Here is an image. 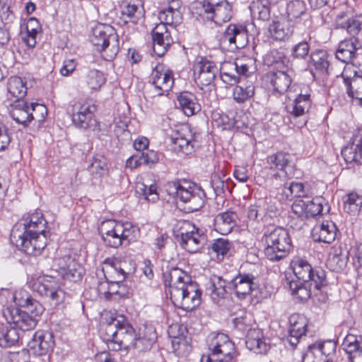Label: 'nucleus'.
<instances>
[{"instance_id":"obj_43","label":"nucleus","mask_w":362,"mask_h":362,"mask_svg":"<svg viewBox=\"0 0 362 362\" xmlns=\"http://www.w3.org/2000/svg\"><path fill=\"white\" fill-rule=\"evenodd\" d=\"M152 40L153 52L158 57L164 55L173 42L170 35H152Z\"/></svg>"},{"instance_id":"obj_45","label":"nucleus","mask_w":362,"mask_h":362,"mask_svg":"<svg viewBox=\"0 0 362 362\" xmlns=\"http://www.w3.org/2000/svg\"><path fill=\"white\" fill-rule=\"evenodd\" d=\"M286 199L291 200L293 198L305 199L306 192L304 185L301 182H292L288 187H285L282 192Z\"/></svg>"},{"instance_id":"obj_2","label":"nucleus","mask_w":362,"mask_h":362,"mask_svg":"<svg viewBox=\"0 0 362 362\" xmlns=\"http://www.w3.org/2000/svg\"><path fill=\"white\" fill-rule=\"evenodd\" d=\"M11 238L19 250L34 256L40 255L47 243L44 225L28 223V219H22L13 226Z\"/></svg>"},{"instance_id":"obj_49","label":"nucleus","mask_w":362,"mask_h":362,"mask_svg":"<svg viewBox=\"0 0 362 362\" xmlns=\"http://www.w3.org/2000/svg\"><path fill=\"white\" fill-rule=\"evenodd\" d=\"M107 163L105 158L100 155L93 157V159L88 168L90 174L95 177H101L106 171Z\"/></svg>"},{"instance_id":"obj_8","label":"nucleus","mask_w":362,"mask_h":362,"mask_svg":"<svg viewBox=\"0 0 362 362\" xmlns=\"http://www.w3.org/2000/svg\"><path fill=\"white\" fill-rule=\"evenodd\" d=\"M103 264L105 278L108 282H112V286L122 283L136 269L132 260L121 257L107 258Z\"/></svg>"},{"instance_id":"obj_5","label":"nucleus","mask_w":362,"mask_h":362,"mask_svg":"<svg viewBox=\"0 0 362 362\" xmlns=\"http://www.w3.org/2000/svg\"><path fill=\"white\" fill-rule=\"evenodd\" d=\"M90 42L107 61L115 59L119 52L118 35L110 25L99 24L93 28Z\"/></svg>"},{"instance_id":"obj_52","label":"nucleus","mask_w":362,"mask_h":362,"mask_svg":"<svg viewBox=\"0 0 362 362\" xmlns=\"http://www.w3.org/2000/svg\"><path fill=\"white\" fill-rule=\"evenodd\" d=\"M308 283L291 281L289 288L291 294L296 296L301 300L308 299L311 296V291L307 286Z\"/></svg>"},{"instance_id":"obj_30","label":"nucleus","mask_w":362,"mask_h":362,"mask_svg":"<svg viewBox=\"0 0 362 362\" xmlns=\"http://www.w3.org/2000/svg\"><path fill=\"white\" fill-rule=\"evenodd\" d=\"M341 154L347 163H362V132H358L352 143L341 150Z\"/></svg>"},{"instance_id":"obj_58","label":"nucleus","mask_w":362,"mask_h":362,"mask_svg":"<svg viewBox=\"0 0 362 362\" xmlns=\"http://www.w3.org/2000/svg\"><path fill=\"white\" fill-rule=\"evenodd\" d=\"M205 236L204 234H200L199 230L195 232V235L192 236L191 239L188 241L187 245L183 249L190 253L196 252L204 244Z\"/></svg>"},{"instance_id":"obj_11","label":"nucleus","mask_w":362,"mask_h":362,"mask_svg":"<svg viewBox=\"0 0 362 362\" xmlns=\"http://www.w3.org/2000/svg\"><path fill=\"white\" fill-rule=\"evenodd\" d=\"M33 290L41 296L47 298L51 305H57L64 298V292L60 288L58 282L54 279H44L36 281Z\"/></svg>"},{"instance_id":"obj_21","label":"nucleus","mask_w":362,"mask_h":362,"mask_svg":"<svg viewBox=\"0 0 362 362\" xmlns=\"http://www.w3.org/2000/svg\"><path fill=\"white\" fill-rule=\"evenodd\" d=\"M288 322L290 327L287 340L291 346L295 347L306 332L308 320L303 315L294 313L290 316Z\"/></svg>"},{"instance_id":"obj_31","label":"nucleus","mask_w":362,"mask_h":362,"mask_svg":"<svg viewBox=\"0 0 362 362\" xmlns=\"http://www.w3.org/2000/svg\"><path fill=\"white\" fill-rule=\"evenodd\" d=\"M337 230L332 221H325L314 228L313 235L316 241L330 244L336 238Z\"/></svg>"},{"instance_id":"obj_4","label":"nucleus","mask_w":362,"mask_h":362,"mask_svg":"<svg viewBox=\"0 0 362 362\" xmlns=\"http://www.w3.org/2000/svg\"><path fill=\"white\" fill-rule=\"evenodd\" d=\"M169 188L170 193L182 204V209L187 213L198 211L204 205L205 193L195 185L187 181L174 182Z\"/></svg>"},{"instance_id":"obj_42","label":"nucleus","mask_w":362,"mask_h":362,"mask_svg":"<svg viewBox=\"0 0 362 362\" xmlns=\"http://www.w3.org/2000/svg\"><path fill=\"white\" fill-rule=\"evenodd\" d=\"M135 330L132 327L129 329V332L124 336V338L117 339L115 342L110 343L109 345V350L113 351H117L122 349H131L134 345V342L136 339Z\"/></svg>"},{"instance_id":"obj_50","label":"nucleus","mask_w":362,"mask_h":362,"mask_svg":"<svg viewBox=\"0 0 362 362\" xmlns=\"http://www.w3.org/2000/svg\"><path fill=\"white\" fill-rule=\"evenodd\" d=\"M226 283L220 276H214L211 279V285L209 290L211 291V297L214 300L223 298L226 294Z\"/></svg>"},{"instance_id":"obj_36","label":"nucleus","mask_w":362,"mask_h":362,"mask_svg":"<svg viewBox=\"0 0 362 362\" xmlns=\"http://www.w3.org/2000/svg\"><path fill=\"white\" fill-rule=\"evenodd\" d=\"M177 100L185 115L187 116H192L201 110L196 97L189 92L181 93Z\"/></svg>"},{"instance_id":"obj_57","label":"nucleus","mask_w":362,"mask_h":362,"mask_svg":"<svg viewBox=\"0 0 362 362\" xmlns=\"http://www.w3.org/2000/svg\"><path fill=\"white\" fill-rule=\"evenodd\" d=\"M88 86L92 90H97L105 82V78L102 72L93 69L89 71L86 76Z\"/></svg>"},{"instance_id":"obj_19","label":"nucleus","mask_w":362,"mask_h":362,"mask_svg":"<svg viewBox=\"0 0 362 362\" xmlns=\"http://www.w3.org/2000/svg\"><path fill=\"white\" fill-rule=\"evenodd\" d=\"M218 67L209 61L202 60L195 67L194 80L196 83L203 89L204 86H211L218 73Z\"/></svg>"},{"instance_id":"obj_3","label":"nucleus","mask_w":362,"mask_h":362,"mask_svg":"<svg viewBox=\"0 0 362 362\" xmlns=\"http://www.w3.org/2000/svg\"><path fill=\"white\" fill-rule=\"evenodd\" d=\"M262 238L266 244L265 256L272 262L284 259L293 248L288 232L281 227H269Z\"/></svg>"},{"instance_id":"obj_48","label":"nucleus","mask_w":362,"mask_h":362,"mask_svg":"<svg viewBox=\"0 0 362 362\" xmlns=\"http://www.w3.org/2000/svg\"><path fill=\"white\" fill-rule=\"evenodd\" d=\"M306 11V6L302 0L291 1L286 7V13L290 21L293 19L298 18L305 14Z\"/></svg>"},{"instance_id":"obj_7","label":"nucleus","mask_w":362,"mask_h":362,"mask_svg":"<svg viewBox=\"0 0 362 362\" xmlns=\"http://www.w3.org/2000/svg\"><path fill=\"white\" fill-rule=\"evenodd\" d=\"M196 9L204 21H212L216 25L229 21L232 17V7L226 0H203Z\"/></svg>"},{"instance_id":"obj_16","label":"nucleus","mask_w":362,"mask_h":362,"mask_svg":"<svg viewBox=\"0 0 362 362\" xmlns=\"http://www.w3.org/2000/svg\"><path fill=\"white\" fill-rule=\"evenodd\" d=\"M190 128L184 125L180 127L172 136L171 142L173 149L185 155L194 151L195 141Z\"/></svg>"},{"instance_id":"obj_56","label":"nucleus","mask_w":362,"mask_h":362,"mask_svg":"<svg viewBox=\"0 0 362 362\" xmlns=\"http://www.w3.org/2000/svg\"><path fill=\"white\" fill-rule=\"evenodd\" d=\"M310 274L308 282L310 281V285L313 284L315 288L320 290L327 286L325 272L323 269L320 268L313 269Z\"/></svg>"},{"instance_id":"obj_23","label":"nucleus","mask_w":362,"mask_h":362,"mask_svg":"<svg viewBox=\"0 0 362 362\" xmlns=\"http://www.w3.org/2000/svg\"><path fill=\"white\" fill-rule=\"evenodd\" d=\"M266 80L274 91L279 94H284L291 85L292 71L288 70L269 71L266 75Z\"/></svg>"},{"instance_id":"obj_40","label":"nucleus","mask_w":362,"mask_h":362,"mask_svg":"<svg viewBox=\"0 0 362 362\" xmlns=\"http://www.w3.org/2000/svg\"><path fill=\"white\" fill-rule=\"evenodd\" d=\"M255 94V86L252 82L243 83L240 82V85L233 88V99L238 103H244L251 98Z\"/></svg>"},{"instance_id":"obj_60","label":"nucleus","mask_w":362,"mask_h":362,"mask_svg":"<svg viewBox=\"0 0 362 362\" xmlns=\"http://www.w3.org/2000/svg\"><path fill=\"white\" fill-rule=\"evenodd\" d=\"M195 230V226L189 221L180 220L177 221L174 226V231L178 238L187 235L191 231Z\"/></svg>"},{"instance_id":"obj_44","label":"nucleus","mask_w":362,"mask_h":362,"mask_svg":"<svg viewBox=\"0 0 362 362\" xmlns=\"http://www.w3.org/2000/svg\"><path fill=\"white\" fill-rule=\"evenodd\" d=\"M121 238L122 245H128L131 242H134L139 236L140 230L138 227L132 225L129 222H122Z\"/></svg>"},{"instance_id":"obj_35","label":"nucleus","mask_w":362,"mask_h":362,"mask_svg":"<svg viewBox=\"0 0 362 362\" xmlns=\"http://www.w3.org/2000/svg\"><path fill=\"white\" fill-rule=\"evenodd\" d=\"M291 267L299 280L308 283L313 268L307 260L296 257L291 262Z\"/></svg>"},{"instance_id":"obj_14","label":"nucleus","mask_w":362,"mask_h":362,"mask_svg":"<svg viewBox=\"0 0 362 362\" xmlns=\"http://www.w3.org/2000/svg\"><path fill=\"white\" fill-rule=\"evenodd\" d=\"M122 222L112 219L103 221L98 227L104 243L110 247L117 248L122 245Z\"/></svg>"},{"instance_id":"obj_12","label":"nucleus","mask_w":362,"mask_h":362,"mask_svg":"<svg viewBox=\"0 0 362 362\" xmlns=\"http://www.w3.org/2000/svg\"><path fill=\"white\" fill-rule=\"evenodd\" d=\"M248 42L247 31L242 25L230 24L221 38V44L230 49L243 48Z\"/></svg>"},{"instance_id":"obj_17","label":"nucleus","mask_w":362,"mask_h":362,"mask_svg":"<svg viewBox=\"0 0 362 362\" xmlns=\"http://www.w3.org/2000/svg\"><path fill=\"white\" fill-rule=\"evenodd\" d=\"M153 84L158 95L168 93L174 84L173 71L163 64L157 65L153 70Z\"/></svg>"},{"instance_id":"obj_59","label":"nucleus","mask_w":362,"mask_h":362,"mask_svg":"<svg viewBox=\"0 0 362 362\" xmlns=\"http://www.w3.org/2000/svg\"><path fill=\"white\" fill-rule=\"evenodd\" d=\"M156 338L157 337L154 332L151 333L148 339L146 337H136L132 349H138L139 351L149 349L156 341Z\"/></svg>"},{"instance_id":"obj_53","label":"nucleus","mask_w":362,"mask_h":362,"mask_svg":"<svg viewBox=\"0 0 362 362\" xmlns=\"http://www.w3.org/2000/svg\"><path fill=\"white\" fill-rule=\"evenodd\" d=\"M322 202L323 199L322 197H315L313 199L305 197L307 217H314L320 214H322Z\"/></svg>"},{"instance_id":"obj_26","label":"nucleus","mask_w":362,"mask_h":362,"mask_svg":"<svg viewBox=\"0 0 362 362\" xmlns=\"http://www.w3.org/2000/svg\"><path fill=\"white\" fill-rule=\"evenodd\" d=\"M245 345L248 349L257 354H264L269 345L263 339V334L259 329H250L247 333Z\"/></svg>"},{"instance_id":"obj_46","label":"nucleus","mask_w":362,"mask_h":362,"mask_svg":"<svg viewBox=\"0 0 362 362\" xmlns=\"http://www.w3.org/2000/svg\"><path fill=\"white\" fill-rule=\"evenodd\" d=\"M362 208V196L355 192L348 194L346 200L344 204V209L346 212L355 215Z\"/></svg>"},{"instance_id":"obj_6","label":"nucleus","mask_w":362,"mask_h":362,"mask_svg":"<svg viewBox=\"0 0 362 362\" xmlns=\"http://www.w3.org/2000/svg\"><path fill=\"white\" fill-rule=\"evenodd\" d=\"M210 354L203 355L200 362H235L234 344L223 333L211 334L208 337Z\"/></svg>"},{"instance_id":"obj_10","label":"nucleus","mask_w":362,"mask_h":362,"mask_svg":"<svg viewBox=\"0 0 362 362\" xmlns=\"http://www.w3.org/2000/svg\"><path fill=\"white\" fill-rule=\"evenodd\" d=\"M96 106L91 100L73 101L69 110L73 124L78 129H88L95 122L94 114Z\"/></svg>"},{"instance_id":"obj_47","label":"nucleus","mask_w":362,"mask_h":362,"mask_svg":"<svg viewBox=\"0 0 362 362\" xmlns=\"http://www.w3.org/2000/svg\"><path fill=\"white\" fill-rule=\"evenodd\" d=\"M330 345L332 349H334V344H333L331 341H327V343L324 342H317L313 344H311L308 346V351L303 355L302 361L303 362H314L313 361V358L315 354V351L322 354V355H329L330 353H327L325 350V345Z\"/></svg>"},{"instance_id":"obj_32","label":"nucleus","mask_w":362,"mask_h":362,"mask_svg":"<svg viewBox=\"0 0 362 362\" xmlns=\"http://www.w3.org/2000/svg\"><path fill=\"white\" fill-rule=\"evenodd\" d=\"M256 60L253 57H241L235 59L233 64H228L236 71V74L243 77H248L256 70Z\"/></svg>"},{"instance_id":"obj_55","label":"nucleus","mask_w":362,"mask_h":362,"mask_svg":"<svg viewBox=\"0 0 362 362\" xmlns=\"http://www.w3.org/2000/svg\"><path fill=\"white\" fill-rule=\"evenodd\" d=\"M232 247V243L225 238H218L211 244V249L218 259H223Z\"/></svg>"},{"instance_id":"obj_25","label":"nucleus","mask_w":362,"mask_h":362,"mask_svg":"<svg viewBox=\"0 0 362 362\" xmlns=\"http://www.w3.org/2000/svg\"><path fill=\"white\" fill-rule=\"evenodd\" d=\"M335 22L337 28L345 29L352 37L362 31V15L349 16L342 12L337 15Z\"/></svg>"},{"instance_id":"obj_39","label":"nucleus","mask_w":362,"mask_h":362,"mask_svg":"<svg viewBox=\"0 0 362 362\" xmlns=\"http://www.w3.org/2000/svg\"><path fill=\"white\" fill-rule=\"evenodd\" d=\"M269 0H255L252 1L250 6V10L253 16L259 20L268 21L270 18Z\"/></svg>"},{"instance_id":"obj_20","label":"nucleus","mask_w":362,"mask_h":362,"mask_svg":"<svg viewBox=\"0 0 362 362\" xmlns=\"http://www.w3.org/2000/svg\"><path fill=\"white\" fill-rule=\"evenodd\" d=\"M361 44L358 38L351 37L341 41L335 52L337 60L344 63H352L356 57V52L361 48Z\"/></svg>"},{"instance_id":"obj_15","label":"nucleus","mask_w":362,"mask_h":362,"mask_svg":"<svg viewBox=\"0 0 362 362\" xmlns=\"http://www.w3.org/2000/svg\"><path fill=\"white\" fill-rule=\"evenodd\" d=\"M4 316L8 323L13 324L16 329L27 331L33 329L37 320L30 315L28 312L22 311L18 308H7L4 310Z\"/></svg>"},{"instance_id":"obj_41","label":"nucleus","mask_w":362,"mask_h":362,"mask_svg":"<svg viewBox=\"0 0 362 362\" xmlns=\"http://www.w3.org/2000/svg\"><path fill=\"white\" fill-rule=\"evenodd\" d=\"M311 64L315 67V70L325 73L327 71L329 66L328 55L326 51L318 49L312 52L310 55Z\"/></svg>"},{"instance_id":"obj_37","label":"nucleus","mask_w":362,"mask_h":362,"mask_svg":"<svg viewBox=\"0 0 362 362\" xmlns=\"http://www.w3.org/2000/svg\"><path fill=\"white\" fill-rule=\"evenodd\" d=\"M11 116L17 123L23 125L30 122L33 117L29 105L23 100L16 101L11 111Z\"/></svg>"},{"instance_id":"obj_38","label":"nucleus","mask_w":362,"mask_h":362,"mask_svg":"<svg viewBox=\"0 0 362 362\" xmlns=\"http://www.w3.org/2000/svg\"><path fill=\"white\" fill-rule=\"evenodd\" d=\"M20 339L16 328L5 325H0V346L3 348L15 346Z\"/></svg>"},{"instance_id":"obj_54","label":"nucleus","mask_w":362,"mask_h":362,"mask_svg":"<svg viewBox=\"0 0 362 362\" xmlns=\"http://www.w3.org/2000/svg\"><path fill=\"white\" fill-rule=\"evenodd\" d=\"M136 192L148 202H155L158 199L156 187L155 185H146L144 183L136 185Z\"/></svg>"},{"instance_id":"obj_61","label":"nucleus","mask_w":362,"mask_h":362,"mask_svg":"<svg viewBox=\"0 0 362 362\" xmlns=\"http://www.w3.org/2000/svg\"><path fill=\"white\" fill-rule=\"evenodd\" d=\"M30 114L33 117L31 120L35 119L38 122L44 120L47 114V110L45 105L39 103H31L29 105Z\"/></svg>"},{"instance_id":"obj_13","label":"nucleus","mask_w":362,"mask_h":362,"mask_svg":"<svg viewBox=\"0 0 362 362\" xmlns=\"http://www.w3.org/2000/svg\"><path fill=\"white\" fill-rule=\"evenodd\" d=\"M54 335L49 331L37 330L28 343L29 351L36 356H43L53 350Z\"/></svg>"},{"instance_id":"obj_24","label":"nucleus","mask_w":362,"mask_h":362,"mask_svg":"<svg viewBox=\"0 0 362 362\" xmlns=\"http://www.w3.org/2000/svg\"><path fill=\"white\" fill-rule=\"evenodd\" d=\"M119 8L121 18L125 23H136L143 18L144 15V8L139 0H123L119 5Z\"/></svg>"},{"instance_id":"obj_62","label":"nucleus","mask_w":362,"mask_h":362,"mask_svg":"<svg viewBox=\"0 0 362 362\" xmlns=\"http://www.w3.org/2000/svg\"><path fill=\"white\" fill-rule=\"evenodd\" d=\"M139 153L140 155V163H143V165L151 166L158 163L159 160L157 153L153 150L146 149L144 152Z\"/></svg>"},{"instance_id":"obj_1","label":"nucleus","mask_w":362,"mask_h":362,"mask_svg":"<svg viewBox=\"0 0 362 362\" xmlns=\"http://www.w3.org/2000/svg\"><path fill=\"white\" fill-rule=\"evenodd\" d=\"M164 284L169 288L174 305L189 311L201 303L202 291L198 285L182 269L175 267L163 273Z\"/></svg>"},{"instance_id":"obj_27","label":"nucleus","mask_w":362,"mask_h":362,"mask_svg":"<svg viewBox=\"0 0 362 362\" xmlns=\"http://www.w3.org/2000/svg\"><path fill=\"white\" fill-rule=\"evenodd\" d=\"M13 299L16 305L26 308V312L30 313L35 318L44 312L43 306L25 292H16Z\"/></svg>"},{"instance_id":"obj_29","label":"nucleus","mask_w":362,"mask_h":362,"mask_svg":"<svg viewBox=\"0 0 362 362\" xmlns=\"http://www.w3.org/2000/svg\"><path fill=\"white\" fill-rule=\"evenodd\" d=\"M237 219L238 215L233 211L220 213L214 218L215 230L222 235H227L236 226Z\"/></svg>"},{"instance_id":"obj_9","label":"nucleus","mask_w":362,"mask_h":362,"mask_svg":"<svg viewBox=\"0 0 362 362\" xmlns=\"http://www.w3.org/2000/svg\"><path fill=\"white\" fill-rule=\"evenodd\" d=\"M267 168L276 180L285 181L294 175L295 165L290 153L279 151L267 158Z\"/></svg>"},{"instance_id":"obj_22","label":"nucleus","mask_w":362,"mask_h":362,"mask_svg":"<svg viewBox=\"0 0 362 362\" xmlns=\"http://www.w3.org/2000/svg\"><path fill=\"white\" fill-rule=\"evenodd\" d=\"M255 279L250 274H239L228 283V286L233 289L237 297L245 298L255 288Z\"/></svg>"},{"instance_id":"obj_64","label":"nucleus","mask_w":362,"mask_h":362,"mask_svg":"<svg viewBox=\"0 0 362 362\" xmlns=\"http://www.w3.org/2000/svg\"><path fill=\"white\" fill-rule=\"evenodd\" d=\"M309 52V45L305 41H302L296 45L292 49V55L295 58L304 59Z\"/></svg>"},{"instance_id":"obj_51","label":"nucleus","mask_w":362,"mask_h":362,"mask_svg":"<svg viewBox=\"0 0 362 362\" xmlns=\"http://www.w3.org/2000/svg\"><path fill=\"white\" fill-rule=\"evenodd\" d=\"M118 318L112 319V320L107 323L103 326V328L101 331V337L103 341L106 342L107 348L109 349V345L112 342H115V339L117 337V325L116 323L118 322Z\"/></svg>"},{"instance_id":"obj_63","label":"nucleus","mask_w":362,"mask_h":362,"mask_svg":"<svg viewBox=\"0 0 362 362\" xmlns=\"http://www.w3.org/2000/svg\"><path fill=\"white\" fill-rule=\"evenodd\" d=\"M293 212L303 221L307 218L305 199H296L291 206Z\"/></svg>"},{"instance_id":"obj_34","label":"nucleus","mask_w":362,"mask_h":362,"mask_svg":"<svg viewBox=\"0 0 362 362\" xmlns=\"http://www.w3.org/2000/svg\"><path fill=\"white\" fill-rule=\"evenodd\" d=\"M311 106L309 94H298L293 103L287 105L288 112L294 117H300L308 112Z\"/></svg>"},{"instance_id":"obj_33","label":"nucleus","mask_w":362,"mask_h":362,"mask_svg":"<svg viewBox=\"0 0 362 362\" xmlns=\"http://www.w3.org/2000/svg\"><path fill=\"white\" fill-rule=\"evenodd\" d=\"M7 90L8 95L16 99V102L21 101L27 93L26 82L19 76H11L7 82Z\"/></svg>"},{"instance_id":"obj_18","label":"nucleus","mask_w":362,"mask_h":362,"mask_svg":"<svg viewBox=\"0 0 362 362\" xmlns=\"http://www.w3.org/2000/svg\"><path fill=\"white\" fill-rule=\"evenodd\" d=\"M60 275L66 280L77 282L84 274V269L70 255L64 256L58 259Z\"/></svg>"},{"instance_id":"obj_28","label":"nucleus","mask_w":362,"mask_h":362,"mask_svg":"<svg viewBox=\"0 0 362 362\" xmlns=\"http://www.w3.org/2000/svg\"><path fill=\"white\" fill-rule=\"evenodd\" d=\"M272 37L277 41H285L293 35V26L289 20L273 21L269 26Z\"/></svg>"}]
</instances>
